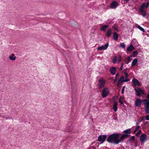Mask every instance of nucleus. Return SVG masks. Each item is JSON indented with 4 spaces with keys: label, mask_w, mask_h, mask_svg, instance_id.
Segmentation results:
<instances>
[{
    "label": "nucleus",
    "mask_w": 149,
    "mask_h": 149,
    "mask_svg": "<svg viewBox=\"0 0 149 149\" xmlns=\"http://www.w3.org/2000/svg\"><path fill=\"white\" fill-rule=\"evenodd\" d=\"M120 133L112 134V143L117 144L123 141L129 135L127 134H123L119 139Z\"/></svg>",
    "instance_id": "nucleus-1"
},
{
    "label": "nucleus",
    "mask_w": 149,
    "mask_h": 149,
    "mask_svg": "<svg viewBox=\"0 0 149 149\" xmlns=\"http://www.w3.org/2000/svg\"><path fill=\"white\" fill-rule=\"evenodd\" d=\"M124 74L125 76V79L123 76L121 77L118 82V86L121 84L123 82H128L130 81V80L127 78L129 76L128 74L126 72H125V73Z\"/></svg>",
    "instance_id": "nucleus-2"
},
{
    "label": "nucleus",
    "mask_w": 149,
    "mask_h": 149,
    "mask_svg": "<svg viewBox=\"0 0 149 149\" xmlns=\"http://www.w3.org/2000/svg\"><path fill=\"white\" fill-rule=\"evenodd\" d=\"M99 84H98V88L99 89H102L105 86L106 81L105 80L102 78L98 80Z\"/></svg>",
    "instance_id": "nucleus-3"
},
{
    "label": "nucleus",
    "mask_w": 149,
    "mask_h": 149,
    "mask_svg": "<svg viewBox=\"0 0 149 149\" xmlns=\"http://www.w3.org/2000/svg\"><path fill=\"white\" fill-rule=\"evenodd\" d=\"M102 92L101 95L102 97L104 98H106L109 94V89L107 87L104 88Z\"/></svg>",
    "instance_id": "nucleus-4"
},
{
    "label": "nucleus",
    "mask_w": 149,
    "mask_h": 149,
    "mask_svg": "<svg viewBox=\"0 0 149 149\" xmlns=\"http://www.w3.org/2000/svg\"><path fill=\"white\" fill-rule=\"evenodd\" d=\"M149 5V3L147 2L146 4L145 3H143L141 6L140 8V10L141 12L142 13L144 12V8H147Z\"/></svg>",
    "instance_id": "nucleus-5"
},
{
    "label": "nucleus",
    "mask_w": 149,
    "mask_h": 149,
    "mask_svg": "<svg viewBox=\"0 0 149 149\" xmlns=\"http://www.w3.org/2000/svg\"><path fill=\"white\" fill-rule=\"evenodd\" d=\"M107 136L105 135H100L98 137V141L100 142V144L103 143L106 139Z\"/></svg>",
    "instance_id": "nucleus-6"
},
{
    "label": "nucleus",
    "mask_w": 149,
    "mask_h": 149,
    "mask_svg": "<svg viewBox=\"0 0 149 149\" xmlns=\"http://www.w3.org/2000/svg\"><path fill=\"white\" fill-rule=\"evenodd\" d=\"M147 136L145 134H143L140 136V140L142 142H143L147 140Z\"/></svg>",
    "instance_id": "nucleus-7"
},
{
    "label": "nucleus",
    "mask_w": 149,
    "mask_h": 149,
    "mask_svg": "<svg viewBox=\"0 0 149 149\" xmlns=\"http://www.w3.org/2000/svg\"><path fill=\"white\" fill-rule=\"evenodd\" d=\"M109 46V44L108 43H106L104 46H101L98 47L97 49L99 51H100L102 50H106L107 48Z\"/></svg>",
    "instance_id": "nucleus-8"
},
{
    "label": "nucleus",
    "mask_w": 149,
    "mask_h": 149,
    "mask_svg": "<svg viewBox=\"0 0 149 149\" xmlns=\"http://www.w3.org/2000/svg\"><path fill=\"white\" fill-rule=\"evenodd\" d=\"M141 100L139 98H137L135 103V105L136 107H140L141 104Z\"/></svg>",
    "instance_id": "nucleus-9"
},
{
    "label": "nucleus",
    "mask_w": 149,
    "mask_h": 149,
    "mask_svg": "<svg viewBox=\"0 0 149 149\" xmlns=\"http://www.w3.org/2000/svg\"><path fill=\"white\" fill-rule=\"evenodd\" d=\"M132 82H133L134 85L135 87H136V85L139 86H141L140 84L136 79H133L132 80Z\"/></svg>",
    "instance_id": "nucleus-10"
},
{
    "label": "nucleus",
    "mask_w": 149,
    "mask_h": 149,
    "mask_svg": "<svg viewBox=\"0 0 149 149\" xmlns=\"http://www.w3.org/2000/svg\"><path fill=\"white\" fill-rule=\"evenodd\" d=\"M113 39L116 41H117L118 38V35L116 32H114L113 33Z\"/></svg>",
    "instance_id": "nucleus-11"
},
{
    "label": "nucleus",
    "mask_w": 149,
    "mask_h": 149,
    "mask_svg": "<svg viewBox=\"0 0 149 149\" xmlns=\"http://www.w3.org/2000/svg\"><path fill=\"white\" fill-rule=\"evenodd\" d=\"M135 49L134 47L132 45H131L127 49V50L129 52H131Z\"/></svg>",
    "instance_id": "nucleus-12"
},
{
    "label": "nucleus",
    "mask_w": 149,
    "mask_h": 149,
    "mask_svg": "<svg viewBox=\"0 0 149 149\" xmlns=\"http://www.w3.org/2000/svg\"><path fill=\"white\" fill-rule=\"evenodd\" d=\"M9 58L11 61H14L15 60L16 57L15 56V55L14 54H11L9 56Z\"/></svg>",
    "instance_id": "nucleus-13"
},
{
    "label": "nucleus",
    "mask_w": 149,
    "mask_h": 149,
    "mask_svg": "<svg viewBox=\"0 0 149 149\" xmlns=\"http://www.w3.org/2000/svg\"><path fill=\"white\" fill-rule=\"evenodd\" d=\"M143 103L146 105L145 107H147V106H149V100H142Z\"/></svg>",
    "instance_id": "nucleus-14"
},
{
    "label": "nucleus",
    "mask_w": 149,
    "mask_h": 149,
    "mask_svg": "<svg viewBox=\"0 0 149 149\" xmlns=\"http://www.w3.org/2000/svg\"><path fill=\"white\" fill-rule=\"evenodd\" d=\"M118 5V3L116 1H112V9L116 8Z\"/></svg>",
    "instance_id": "nucleus-15"
},
{
    "label": "nucleus",
    "mask_w": 149,
    "mask_h": 149,
    "mask_svg": "<svg viewBox=\"0 0 149 149\" xmlns=\"http://www.w3.org/2000/svg\"><path fill=\"white\" fill-rule=\"evenodd\" d=\"M113 109L115 111H116L117 110V104L116 102H115L113 107Z\"/></svg>",
    "instance_id": "nucleus-16"
},
{
    "label": "nucleus",
    "mask_w": 149,
    "mask_h": 149,
    "mask_svg": "<svg viewBox=\"0 0 149 149\" xmlns=\"http://www.w3.org/2000/svg\"><path fill=\"white\" fill-rule=\"evenodd\" d=\"M108 27V26L107 25H105L101 27L100 29L101 31H104L105 29Z\"/></svg>",
    "instance_id": "nucleus-17"
},
{
    "label": "nucleus",
    "mask_w": 149,
    "mask_h": 149,
    "mask_svg": "<svg viewBox=\"0 0 149 149\" xmlns=\"http://www.w3.org/2000/svg\"><path fill=\"white\" fill-rule=\"evenodd\" d=\"M123 133L125 134H127L128 135V134L130 133V129H129L127 130H125L123 131Z\"/></svg>",
    "instance_id": "nucleus-18"
},
{
    "label": "nucleus",
    "mask_w": 149,
    "mask_h": 149,
    "mask_svg": "<svg viewBox=\"0 0 149 149\" xmlns=\"http://www.w3.org/2000/svg\"><path fill=\"white\" fill-rule=\"evenodd\" d=\"M137 61H138V60H137V58L134 59L132 61V66L135 65H136V63L137 62Z\"/></svg>",
    "instance_id": "nucleus-19"
},
{
    "label": "nucleus",
    "mask_w": 149,
    "mask_h": 149,
    "mask_svg": "<svg viewBox=\"0 0 149 149\" xmlns=\"http://www.w3.org/2000/svg\"><path fill=\"white\" fill-rule=\"evenodd\" d=\"M139 88H138V89H136V88L135 89V90L136 93V95L138 96H141V94L140 93V91L139 90Z\"/></svg>",
    "instance_id": "nucleus-20"
},
{
    "label": "nucleus",
    "mask_w": 149,
    "mask_h": 149,
    "mask_svg": "<svg viewBox=\"0 0 149 149\" xmlns=\"http://www.w3.org/2000/svg\"><path fill=\"white\" fill-rule=\"evenodd\" d=\"M107 141L109 143H112V134L110 135L107 139Z\"/></svg>",
    "instance_id": "nucleus-21"
},
{
    "label": "nucleus",
    "mask_w": 149,
    "mask_h": 149,
    "mask_svg": "<svg viewBox=\"0 0 149 149\" xmlns=\"http://www.w3.org/2000/svg\"><path fill=\"white\" fill-rule=\"evenodd\" d=\"M107 37L109 36L111 33V29H109L107 32Z\"/></svg>",
    "instance_id": "nucleus-22"
},
{
    "label": "nucleus",
    "mask_w": 149,
    "mask_h": 149,
    "mask_svg": "<svg viewBox=\"0 0 149 149\" xmlns=\"http://www.w3.org/2000/svg\"><path fill=\"white\" fill-rule=\"evenodd\" d=\"M145 111L146 113L149 114V106L145 107Z\"/></svg>",
    "instance_id": "nucleus-23"
},
{
    "label": "nucleus",
    "mask_w": 149,
    "mask_h": 149,
    "mask_svg": "<svg viewBox=\"0 0 149 149\" xmlns=\"http://www.w3.org/2000/svg\"><path fill=\"white\" fill-rule=\"evenodd\" d=\"M116 72V68L112 67V75H114Z\"/></svg>",
    "instance_id": "nucleus-24"
},
{
    "label": "nucleus",
    "mask_w": 149,
    "mask_h": 149,
    "mask_svg": "<svg viewBox=\"0 0 149 149\" xmlns=\"http://www.w3.org/2000/svg\"><path fill=\"white\" fill-rule=\"evenodd\" d=\"M138 52L137 51H134L133 52V56L134 57H136L137 55Z\"/></svg>",
    "instance_id": "nucleus-25"
},
{
    "label": "nucleus",
    "mask_w": 149,
    "mask_h": 149,
    "mask_svg": "<svg viewBox=\"0 0 149 149\" xmlns=\"http://www.w3.org/2000/svg\"><path fill=\"white\" fill-rule=\"evenodd\" d=\"M137 28L138 29H139V30H140L141 31H143V32H145V31L144 29L140 26H138Z\"/></svg>",
    "instance_id": "nucleus-26"
},
{
    "label": "nucleus",
    "mask_w": 149,
    "mask_h": 149,
    "mask_svg": "<svg viewBox=\"0 0 149 149\" xmlns=\"http://www.w3.org/2000/svg\"><path fill=\"white\" fill-rule=\"evenodd\" d=\"M120 46L123 48H125V44L123 43H121L120 44Z\"/></svg>",
    "instance_id": "nucleus-27"
},
{
    "label": "nucleus",
    "mask_w": 149,
    "mask_h": 149,
    "mask_svg": "<svg viewBox=\"0 0 149 149\" xmlns=\"http://www.w3.org/2000/svg\"><path fill=\"white\" fill-rule=\"evenodd\" d=\"M140 127V126H137L135 128V129L134 131V132H136L138 130Z\"/></svg>",
    "instance_id": "nucleus-28"
},
{
    "label": "nucleus",
    "mask_w": 149,
    "mask_h": 149,
    "mask_svg": "<svg viewBox=\"0 0 149 149\" xmlns=\"http://www.w3.org/2000/svg\"><path fill=\"white\" fill-rule=\"evenodd\" d=\"M116 60H117L116 57V56H115L114 59L112 60V62L113 63H115L116 62Z\"/></svg>",
    "instance_id": "nucleus-29"
},
{
    "label": "nucleus",
    "mask_w": 149,
    "mask_h": 149,
    "mask_svg": "<svg viewBox=\"0 0 149 149\" xmlns=\"http://www.w3.org/2000/svg\"><path fill=\"white\" fill-rule=\"evenodd\" d=\"M141 132V130H139V131L136 134V136H138L139 134Z\"/></svg>",
    "instance_id": "nucleus-30"
},
{
    "label": "nucleus",
    "mask_w": 149,
    "mask_h": 149,
    "mask_svg": "<svg viewBox=\"0 0 149 149\" xmlns=\"http://www.w3.org/2000/svg\"><path fill=\"white\" fill-rule=\"evenodd\" d=\"M135 139V136H132L130 139L129 140V141H131V140L134 141Z\"/></svg>",
    "instance_id": "nucleus-31"
},
{
    "label": "nucleus",
    "mask_w": 149,
    "mask_h": 149,
    "mask_svg": "<svg viewBox=\"0 0 149 149\" xmlns=\"http://www.w3.org/2000/svg\"><path fill=\"white\" fill-rule=\"evenodd\" d=\"M119 102L121 104H123V102L122 101V99L121 98H119Z\"/></svg>",
    "instance_id": "nucleus-32"
},
{
    "label": "nucleus",
    "mask_w": 149,
    "mask_h": 149,
    "mask_svg": "<svg viewBox=\"0 0 149 149\" xmlns=\"http://www.w3.org/2000/svg\"><path fill=\"white\" fill-rule=\"evenodd\" d=\"M139 90L140 91V93H142V94H144V91L143 90H141L140 88H139Z\"/></svg>",
    "instance_id": "nucleus-33"
},
{
    "label": "nucleus",
    "mask_w": 149,
    "mask_h": 149,
    "mask_svg": "<svg viewBox=\"0 0 149 149\" xmlns=\"http://www.w3.org/2000/svg\"><path fill=\"white\" fill-rule=\"evenodd\" d=\"M125 86H124L122 90V91H121V93H124V90H125Z\"/></svg>",
    "instance_id": "nucleus-34"
},
{
    "label": "nucleus",
    "mask_w": 149,
    "mask_h": 149,
    "mask_svg": "<svg viewBox=\"0 0 149 149\" xmlns=\"http://www.w3.org/2000/svg\"><path fill=\"white\" fill-rule=\"evenodd\" d=\"M123 65H124L123 63H122L121 64V66L120 68V69L121 70H123Z\"/></svg>",
    "instance_id": "nucleus-35"
},
{
    "label": "nucleus",
    "mask_w": 149,
    "mask_h": 149,
    "mask_svg": "<svg viewBox=\"0 0 149 149\" xmlns=\"http://www.w3.org/2000/svg\"><path fill=\"white\" fill-rule=\"evenodd\" d=\"M121 56H119V58H118V61L119 62L121 61Z\"/></svg>",
    "instance_id": "nucleus-36"
},
{
    "label": "nucleus",
    "mask_w": 149,
    "mask_h": 149,
    "mask_svg": "<svg viewBox=\"0 0 149 149\" xmlns=\"http://www.w3.org/2000/svg\"><path fill=\"white\" fill-rule=\"evenodd\" d=\"M146 119L147 120H149V115H147L146 116Z\"/></svg>",
    "instance_id": "nucleus-37"
},
{
    "label": "nucleus",
    "mask_w": 149,
    "mask_h": 149,
    "mask_svg": "<svg viewBox=\"0 0 149 149\" xmlns=\"http://www.w3.org/2000/svg\"><path fill=\"white\" fill-rule=\"evenodd\" d=\"M130 56H130L128 58V61H129V62H130L131 60H132V59L130 58Z\"/></svg>",
    "instance_id": "nucleus-38"
},
{
    "label": "nucleus",
    "mask_w": 149,
    "mask_h": 149,
    "mask_svg": "<svg viewBox=\"0 0 149 149\" xmlns=\"http://www.w3.org/2000/svg\"><path fill=\"white\" fill-rule=\"evenodd\" d=\"M112 28H113L114 29H115L116 30L118 31V29L116 27H112Z\"/></svg>",
    "instance_id": "nucleus-39"
},
{
    "label": "nucleus",
    "mask_w": 149,
    "mask_h": 149,
    "mask_svg": "<svg viewBox=\"0 0 149 149\" xmlns=\"http://www.w3.org/2000/svg\"><path fill=\"white\" fill-rule=\"evenodd\" d=\"M0 116H1L0 117L4 118H5V116L3 115H0Z\"/></svg>",
    "instance_id": "nucleus-40"
},
{
    "label": "nucleus",
    "mask_w": 149,
    "mask_h": 149,
    "mask_svg": "<svg viewBox=\"0 0 149 149\" xmlns=\"http://www.w3.org/2000/svg\"><path fill=\"white\" fill-rule=\"evenodd\" d=\"M146 13H145L144 14H143L142 15L143 16V17H145L146 16Z\"/></svg>",
    "instance_id": "nucleus-41"
},
{
    "label": "nucleus",
    "mask_w": 149,
    "mask_h": 149,
    "mask_svg": "<svg viewBox=\"0 0 149 149\" xmlns=\"http://www.w3.org/2000/svg\"><path fill=\"white\" fill-rule=\"evenodd\" d=\"M110 73L111 74H112V68H110Z\"/></svg>",
    "instance_id": "nucleus-42"
},
{
    "label": "nucleus",
    "mask_w": 149,
    "mask_h": 149,
    "mask_svg": "<svg viewBox=\"0 0 149 149\" xmlns=\"http://www.w3.org/2000/svg\"><path fill=\"white\" fill-rule=\"evenodd\" d=\"M110 7L111 8H112V3H110Z\"/></svg>",
    "instance_id": "nucleus-43"
},
{
    "label": "nucleus",
    "mask_w": 149,
    "mask_h": 149,
    "mask_svg": "<svg viewBox=\"0 0 149 149\" xmlns=\"http://www.w3.org/2000/svg\"><path fill=\"white\" fill-rule=\"evenodd\" d=\"M147 97L149 99V93H148V94L147 95Z\"/></svg>",
    "instance_id": "nucleus-44"
},
{
    "label": "nucleus",
    "mask_w": 149,
    "mask_h": 149,
    "mask_svg": "<svg viewBox=\"0 0 149 149\" xmlns=\"http://www.w3.org/2000/svg\"><path fill=\"white\" fill-rule=\"evenodd\" d=\"M125 1L127 2H128L130 0H125Z\"/></svg>",
    "instance_id": "nucleus-45"
},
{
    "label": "nucleus",
    "mask_w": 149,
    "mask_h": 149,
    "mask_svg": "<svg viewBox=\"0 0 149 149\" xmlns=\"http://www.w3.org/2000/svg\"><path fill=\"white\" fill-rule=\"evenodd\" d=\"M119 74L118 73H117L116 75V76H118L119 75Z\"/></svg>",
    "instance_id": "nucleus-46"
},
{
    "label": "nucleus",
    "mask_w": 149,
    "mask_h": 149,
    "mask_svg": "<svg viewBox=\"0 0 149 149\" xmlns=\"http://www.w3.org/2000/svg\"><path fill=\"white\" fill-rule=\"evenodd\" d=\"M138 124H139V122H137L136 123V125H138Z\"/></svg>",
    "instance_id": "nucleus-47"
},
{
    "label": "nucleus",
    "mask_w": 149,
    "mask_h": 149,
    "mask_svg": "<svg viewBox=\"0 0 149 149\" xmlns=\"http://www.w3.org/2000/svg\"><path fill=\"white\" fill-rule=\"evenodd\" d=\"M148 122H146V123H145V124H147V123H148Z\"/></svg>",
    "instance_id": "nucleus-48"
},
{
    "label": "nucleus",
    "mask_w": 149,
    "mask_h": 149,
    "mask_svg": "<svg viewBox=\"0 0 149 149\" xmlns=\"http://www.w3.org/2000/svg\"><path fill=\"white\" fill-rule=\"evenodd\" d=\"M129 61H128L126 63L127 64H128L129 63Z\"/></svg>",
    "instance_id": "nucleus-49"
},
{
    "label": "nucleus",
    "mask_w": 149,
    "mask_h": 149,
    "mask_svg": "<svg viewBox=\"0 0 149 149\" xmlns=\"http://www.w3.org/2000/svg\"><path fill=\"white\" fill-rule=\"evenodd\" d=\"M6 118V119H9V118Z\"/></svg>",
    "instance_id": "nucleus-50"
},
{
    "label": "nucleus",
    "mask_w": 149,
    "mask_h": 149,
    "mask_svg": "<svg viewBox=\"0 0 149 149\" xmlns=\"http://www.w3.org/2000/svg\"><path fill=\"white\" fill-rule=\"evenodd\" d=\"M0 117H1V116H0Z\"/></svg>",
    "instance_id": "nucleus-51"
}]
</instances>
